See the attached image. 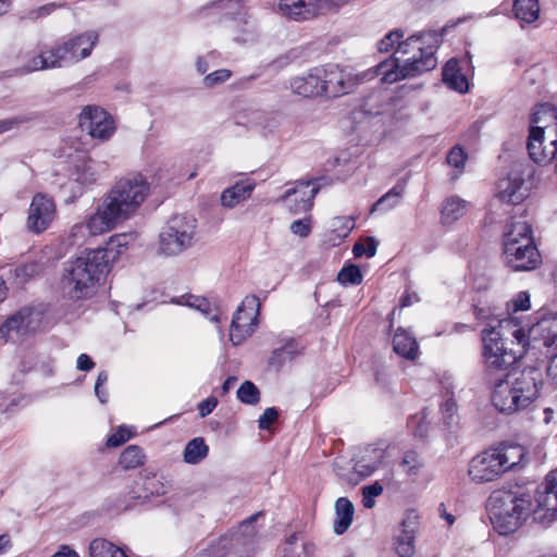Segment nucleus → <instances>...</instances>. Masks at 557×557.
Listing matches in <instances>:
<instances>
[{"instance_id": "f03ea898", "label": "nucleus", "mask_w": 557, "mask_h": 557, "mask_svg": "<svg viewBox=\"0 0 557 557\" xmlns=\"http://www.w3.org/2000/svg\"><path fill=\"white\" fill-rule=\"evenodd\" d=\"M150 186L140 175H132L117 181L103 196L98 206L101 223H109L112 228L131 219L149 195Z\"/></svg>"}, {"instance_id": "58836bf2", "label": "nucleus", "mask_w": 557, "mask_h": 557, "mask_svg": "<svg viewBox=\"0 0 557 557\" xmlns=\"http://www.w3.org/2000/svg\"><path fill=\"white\" fill-rule=\"evenodd\" d=\"M400 466L408 476H417L423 467V460L416 451L409 450L404 454Z\"/></svg>"}, {"instance_id": "e2e57ef3", "label": "nucleus", "mask_w": 557, "mask_h": 557, "mask_svg": "<svg viewBox=\"0 0 557 557\" xmlns=\"http://www.w3.org/2000/svg\"><path fill=\"white\" fill-rule=\"evenodd\" d=\"M108 377H109L108 373L106 371H101L98 374V377H97V381H96V384H95V393H96L98 399L100 400V403H102V404L107 403V398L102 397L100 395V387H102V385H104L107 383Z\"/></svg>"}, {"instance_id": "5fc2aeb1", "label": "nucleus", "mask_w": 557, "mask_h": 557, "mask_svg": "<svg viewBox=\"0 0 557 557\" xmlns=\"http://www.w3.org/2000/svg\"><path fill=\"white\" fill-rule=\"evenodd\" d=\"M441 412L446 424L450 425L457 412V404L454 399L449 398L441 405Z\"/></svg>"}, {"instance_id": "052dcab7", "label": "nucleus", "mask_w": 557, "mask_h": 557, "mask_svg": "<svg viewBox=\"0 0 557 557\" xmlns=\"http://www.w3.org/2000/svg\"><path fill=\"white\" fill-rule=\"evenodd\" d=\"M196 301H198V305H195V308L203 312L211 321L219 322V315L218 313L211 314V306L205 298H196Z\"/></svg>"}, {"instance_id": "774afa93", "label": "nucleus", "mask_w": 557, "mask_h": 557, "mask_svg": "<svg viewBox=\"0 0 557 557\" xmlns=\"http://www.w3.org/2000/svg\"><path fill=\"white\" fill-rule=\"evenodd\" d=\"M51 557H79L78 554L71 548L69 545H61L59 550L55 552Z\"/></svg>"}, {"instance_id": "2f4dec72", "label": "nucleus", "mask_w": 557, "mask_h": 557, "mask_svg": "<svg viewBox=\"0 0 557 557\" xmlns=\"http://www.w3.org/2000/svg\"><path fill=\"white\" fill-rule=\"evenodd\" d=\"M209 453V446L202 437H195L189 441L184 449L183 458L186 463L197 465L201 462Z\"/></svg>"}, {"instance_id": "8fccbe9b", "label": "nucleus", "mask_w": 557, "mask_h": 557, "mask_svg": "<svg viewBox=\"0 0 557 557\" xmlns=\"http://www.w3.org/2000/svg\"><path fill=\"white\" fill-rule=\"evenodd\" d=\"M446 160L449 165L461 169L467 160V154L461 147L455 146L449 150Z\"/></svg>"}, {"instance_id": "ea45409f", "label": "nucleus", "mask_w": 557, "mask_h": 557, "mask_svg": "<svg viewBox=\"0 0 557 557\" xmlns=\"http://www.w3.org/2000/svg\"><path fill=\"white\" fill-rule=\"evenodd\" d=\"M237 398L247 405H256L260 400L258 387L250 381H245L237 389Z\"/></svg>"}, {"instance_id": "f8f14e48", "label": "nucleus", "mask_w": 557, "mask_h": 557, "mask_svg": "<svg viewBox=\"0 0 557 557\" xmlns=\"http://www.w3.org/2000/svg\"><path fill=\"white\" fill-rule=\"evenodd\" d=\"M79 125L92 137L108 140L115 131L112 116L102 108L86 106L79 114Z\"/></svg>"}, {"instance_id": "7c9ffc66", "label": "nucleus", "mask_w": 557, "mask_h": 557, "mask_svg": "<svg viewBox=\"0 0 557 557\" xmlns=\"http://www.w3.org/2000/svg\"><path fill=\"white\" fill-rule=\"evenodd\" d=\"M164 493L165 486L163 483L156 474H151L143 478V492L132 490L129 495L132 499H149L152 496L162 495Z\"/></svg>"}, {"instance_id": "09e8293b", "label": "nucleus", "mask_w": 557, "mask_h": 557, "mask_svg": "<svg viewBox=\"0 0 557 557\" xmlns=\"http://www.w3.org/2000/svg\"><path fill=\"white\" fill-rule=\"evenodd\" d=\"M232 76V72L226 69L216 70L203 77L202 84L207 88H212L215 85L226 82Z\"/></svg>"}, {"instance_id": "6e6552de", "label": "nucleus", "mask_w": 557, "mask_h": 557, "mask_svg": "<svg viewBox=\"0 0 557 557\" xmlns=\"http://www.w3.org/2000/svg\"><path fill=\"white\" fill-rule=\"evenodd\" d=\"M512 336L519 349L509 347L498 330L492 327L482 331L483 357L488 375H491L493 371H506L525 352L529 342L524 331L522 329H516L512 332ZM510 345H515V342H510Z\"/></svg>"}, {"instance_id": "9b49d317", "label": "nucleus", "mask_w": 557, "mask_h": 557, "mask_svg": "<svg viewBox=\"0 0 557 557\" xmlns=\"http://www.w3.org/2000/svg\"><path fill=\"white\" fill-rule=\"evenodd\" d=\"M505 262L515 271H531L541 263V255L533 239H522V244H516L509 238L504 246Z\"/></svg>"}, {"instance_id": "37998d69", "label": "nucleus", "mask_w": 557, "mask_h": 557, "mask_svg": "<svg viewBox=\"0 0 557 557\" xmlns=\"http://www.w3.org/2000/svg\"><path fill=\"white\" fill-rule=\"evenodd\" d=\"M74 175L75 181L83 185L92 184L97 180L91 161H84L82 164L76 165Z\"/></svg>"}, {"instance_id": "0eeeda50", "label": "nucleus", "mask_w": 557, "mask_h": 557, "mask_svg": "<svg viewBox=\"0 0 557 557\" xmlns=\"http://www.w3.org/2000/svg\"><path fill=\"white\" fill-rule=\"evenodd\" d=\"M539 391V382L533 372L521 373L512 383L504 377L495 379L492 404L499 412L515 413L534 401Z\"/></svg>"}, {"instance_id": "b1692460", "label": "nucleus", "mask_w": 557, "mask_h": 557, "mask_svg": "<svg viewBox=\"0 0 557 557\" xmlns=\"http://www.w3.org/2000/svg\"><path fill=\"white\" fill-rule=\"evenodd\" d=\"M255 187L256 184L251 180L236 182L222 191L220 197L221 205L227 209L235 208L240 202L250 198Z\"/></svg>"}, {"instance_id": "3c124183", "label": "nucleus", "mask_w": 557, "mask_h": 557, "mask_svg": "<svg viewBox=\"0 0 557 557\" xmlns=\"http://www.w3.org/2000/svg\"><path fill=\"white\" fill-rule=\"evenodd\" d=\"M290 231L293 234L298 235L302 238L308 237L311 233V219L305 218L301 220L294 221L290 224Z\"/></svg>"}, {"instance_id": "0e129e2a", "label": "nucleus", "mask_w": 557, "mask_h": 557, "mask_svg": "<svg viewBox=\"0 0 557 557\" xmlns=\"http://www.w3.org/2000/svg\"><path fill=\"white\" fill-rule=\"evenodd\" d=\"M95 367V362L91 360V358L86 355L82 354L77 358V369L81 371H89Z\"/></svg>"}, {"instance_id": "69168bd1", "label": "nucleus", "mask_w": 557, "mask_h": 557, "mask_svg": "<svg viewBox=\"0 0 557 557\" xmlns=\"http://www.w3.org/2000/svg\"><path fill=\"white\" fill-rule=\"evenodd\" d=\"M337 223H342V232L345 236L355 227V221L351 216L336 218L334 225H337Z\"/></svg>"}, {"instance_id": "f257e3e1", "label": "nucleus", "mask_w": 557, "mask_h": 557, "mask_svg": "<svg viewBox=\"0 0 557 557\" xmlns=\"http://www.w3.org/2000/svg\"><path fill=\"white\" fill-rule=\"evenodd\" d=\"M441 44V35L434 30L423 32L399 40L396 53L408 55L404 64L398 58H391L375 66V74L381 82L393 84L400 79L420 76L437 66L435 52Z\"/></svg>"}, {"instance_id": "a18cd8bd", "label": "nucleus", "mask_w": 557, "mask_h": 557, "mask_svg": "<svg viewBox=\"0 0 557 557\" xmlns=\"http://www.w3.org/2000/svg\"><path fill=\"white\" fill-rule=\"evenodd\" d=\"M377 242L373 237H368L366 243H356L352 248L354 256L360 258L367 256L371 258L375 255Z\"/></svg>"}, {"instance_id": "6ab92c4d", "label": "nucleus", "mask_w": 557, "mask_h": 557, "mask_svg": "<svg viewBox=\"0 0 557 557\" xmlns=\"http://www.w3.org/2000/svg\"><path fill=\"white\" fill-rule=\"evenodd\" d=\"M100 211L97 209L86 223L74 224L67 235L69 244L72 246L83 245L89 236H97L113 230L109 223H101Z\"/></svg>"}, {"instance_id": "2eb2a0df", "label": "nucleus", "mask_w": 557, "mask_h": 557, "mask_svg": "<svg viewBox=\"0 0 557 557\" xmlns=\"http://www.w3.org/2000/svg\"><path fill=\"white\" fill-rule=\"evenodd\" d=\"M98 41V35L95 32H87L75 37L69 38L63 42L54 45L59 52V58L63 64L78 62L87 58Z\"/></svg>"}, {"instance_id": "20e7f679", "label": "nucleus", "mask_w": 557, "mask_h": 557, "mask_svg": "<svg viewBox=\"0 0 557 557\" xmlns=\"http://www.w3.org/2000/svg\"><path fill=\"white\" fill-rule=\"evenodd\" d=\"M525 456V448L519 444H499L474 456L468 474L474 483L493 482L506 472L523 468Z\"/></svg>"}, {"instance_id": "f3484780", "label": "nucleus", "mask_w": 557, "mask_h": 557, "mask_svg": "<svg viewBox=\"0 0 557 557\" xmlns=\"http://www.w3.org/2000/svg\"><path fill=\"white\" fill-rule=\"evenodd\" d=\"M530 517L542 525L553 522L557 517V494L536 488L534 500L531 499Z\"/></svg>"}, {"instance_id": "4be33fe9", "label": "nucleus", "mask_w": 557, "mask_h": 557, "mask_svg": "<svg viewBox=\"0 0 557 557\" xmlns=\"http://www.w3.org/2000/svg\"><path fill=\"white\" fill-rule=\"evenodd\" d=\"M275 12L296 22L307 21L315 15L311 0H276Z\"/></svg>"}, {"instance_id": "a19ab883", "label": "nucleus", "mask_w": 557, "mask_h": 557, "mask_svg": "<svg viewBox=\"0 0 557 557\" xmlns=\"http://www.w3.org/2000/svg\"><path fill=\"white\" fill-rule=\"evenodd\" d=\"M42 270V267L37 262H29L18 265L14 269V276L18 284H24L28 280L37 276Z\"/></svg>"}, {"instance_id": "72a5a7b5", "label": "nucleus", "mask_w": 557, "mask_h": 557, "mask_svg": "<svg viewBox=\"0 0 557 557\" xmlns=\"http://www.w3.org/2000/svg\"><path fill=\"white\" fill-rule=\"evenodd\" d=\"M515 16L525 23H533L539 18L540 5L537 0H515Z\"/></svg>"}, {"instance_id": "79ce46f5", "label": "nucleus", "mask_w": 557, "mask_h": 557, "mask_svg": "<svg viewBox=\"0 0 557 557\" xmlns=\"http://www.w3.org/2000/svg\"><path fill=\"white\" fill-rule=\"evenodd\" d=\"M36 119V114H20L4 120H0V135L7 132L17 129L21 125L29 123Z\"/></svg>"}, {"instance_id": "c756f323", "label": "nucleus", "mask_w": 557, "mask_h": 557, "mask_svg": "<svg viewBox=\"0 0 557 557\" xmlns=\"http://www.w3.org/2000/svg\"><path fill=\"white\" fill-rule=\"evenodd\" d=\"M509 238L516 244H522V239H533L531 225L523 219H512L506 226L503 245L507 246Z\"/></svg>"}, {"instance_id": "680f3d73", "label": "nucleus", "mask_w": 557, "mask_h": 557, "mask_svg": "<svg viewBox=\"0 0 557 557\" xmlns=\"http://www.w3.org/2000/svg\"><path fill=\"white\" fill-rule=\"evenodd\" d=\"M515 311L528 310L530 308V296L527 292H521L513 299Z\"/></svg>"}, {"instance_id": "de8ad7c7", "label": "nucleus", "mask_w": 557, "mask_h": 557, "mask_svg": "<svg viewBox=\"0 0 557 557\" xmlns=\"http://www.w3.org/2000/svg\"><path fill=\"white\" fill-rule=\"evenodd\" d=\"M132 236L128 234H115L111 236L107 243L106 248H101L107 251V257L109 258V253H111L114 249H116V253L121 252V248L127 247Z\"/></svg>"}, {"instance_id": "423d86ee", "label": "nucleus", "mask_w": 557, "mask_h": 557, "mask_svg": "<svg viewBox=\"0 0 557 557\" xmlns=\"http://www.w3.org/2000/svg\"><path fill=\"white\" fill-rule=\"evenodd\" d=\"M486 507L494 529L502 535L511 534L530 518L531 495L496 490L487 498Z\"/></svg>"}, {"instance_id": "e433bc0d", "label": "nucleus", "mask_w": 557, "mask_h": 557, "mask_svg": "<svg viewBox=\"0 0 557 557\" xmlns=\"http://www.w3.org/2000/svg\"><path fill=\"white\" fill-rule=\"evenodd\" d=\"M404 193L403 185H396L386 194H384L373 206L371 212L381 209H391L398 205Z\"/></svg>"}, {"instance_id": "4d7b16f0", "label": "nucleus", "mask_w": 557, "mask_h": 557, "mask_svg": "<svg viewBox=\"0 0 557 557\" xmlns=\"http://www.w3.org/2000/svg\"><path fill=\"white\" fill-rule=\"evenodd\" d=\"M537 488L557 494V469L552 470L545 476V481Z\"/></svg>"}, {"instance_id": "412c9836", "label": "nucleus", "mask_w": 557, "mask_h": 557, "mask_svg": "<svg viewBox=\"0 0 557 557\" xmlns=\"http://www.w3.org/2000/svg\"><path fill=\"white\" fill-rule=\"evenodd\" d=\"M35 312L32 308H22L10 315L0 326V334L7 338L24 335L35 329L38 320L34 318Z\"/></svg>"}, {"instance_id": "cd10ccee", "label": "nucleus", "mask_w": 557, "mask_h": 557, "mask_svg": "<svg viewBox=\"0 0 557 557\" xmlns=\"http://www.w3.org/2000/svg\"><path fill=\"white\" fill-rule=\"evenodd\" d=\"M354 505L346 498L341 497L335 503L336 519L334 521V532L336 534H343L348 530L352 522Z\"/></svg>"}, {"instance_id": "13d9d810", "label": "nucleus", "mask_w": 557, "mask_h": 557, "mask_svg": "<svg viewBox=\"0 0 557 557\" xmlns=\"http://www.w3.org/2000/svg\"><path fill=\"white\" fill-rule=\"evenodd\" d=\"M285 355H288L289 357L293 355L289 345L274 349L270 358V363L281 366Z\"/></svg>"}, {"instance_id": "338daca9", "label": "nucleus", "mask_w": 557, "mask_h": 557, "mask_svg": "<svg viewBox=\"0 0 557 557\" xmlns=\"http://www.w3.org/2000/svg\"><path fill=\"white\" fill-rule=\"evenodd\" d=\"M362 493H366L367 495H369L371 497H376L383 493V486L381 483L375 482L371 485L363 486Z\"/></svg>"}, {"instance_id": "4468645a", "label": "nucleus", "mask_w": 557, "mask_h": 557, "mask_svg": "<svg viewBox=\"0 0 557 557\" xmlns=\"http://www.w3.org/2000/svg\"><path fill=\"white\" fill-rule=\"evenodd\" d=\"M532 170L523 164H516L507 177L499 180L498 197L502 201L518 205L528 196V188L524 186V175H531Z\"/></svg>"}, {"instance_id": "1a4fd4ad", "label": "nucleus", "mask_w": 557, "mask_h": 557, "mask_svg": "<svg viewBox=\"0 0 557 557\" xmlns=\"http://www.w3.org/2000/svg\"><path fill=\"white\" fill-rule=\"evenodd\" d=\"M196 228V219L184 214L172 216L159 235L158 252L172 257L189 249L195 243Z\"/></svg>"}, {"instance_id": "6e6d98bb", "label": "nucleus", "mask_w": 557, "mask_h": 557, "mask_svg": "<svg viewBox=\"0 0 557 557\" xmlns=\"http://www.w3.org/2000/svg\"><path fill=\"white\" fill-rule=\"evenodd\" d=\"M278 418V411L274 407L267 408L259 418V428L268 430L270 425Z\"/></svg>"}, {"instance_id": "c03bdc74", "label": "nucleus", "mask_w": 557, "mask_h": 557, "mask_svg": "<svg viewBox=\"0 0 557 557\" xmlns=\"http://www.w3.org/2000/svg\"><path fill=\"white\" fill-rule=\"evenodd\" d=\"M337 281L343 285H358L362 282V274L357 265L350 264L338 272Z\"/></svg>"}, {"instance_id": "7ed1b4c3", "label": "nucleus", "mask_w": 557, "mask_h": 557, "mask_svg": "<svg viewBox=\"0 0 557 557\" xmlns=\"http://www.w3.org/2000/svg\"><path fill=\"white\" fill-rule=\"evenodd\" d=\"M109 261L106 250L94 249L67 262L61 277L63 294L72 300L91 297L109 271Z\"/></svg>"}, {"instance_id": "aec40b11", "label": "nucleus", "mask_w": 557, "mask_h": 557, "mask_svg": "<svg viewBox=\"0 0 557 557\" xmlns=\"http://www.w3.org/2000/svg\"><path fill=\"white\" fill-rule=\"evenodd\" d=\"M325 78H323V90L326 97H339L350 92L356 86V81L350 74L341 70L337 65L323 66Z\"/></svg>"}, {"instance_id": "bf43d9fd", "label": "nucleus", "mask_w": 557, "mask_h": 557, "mask_svg": "<svg viewBox=\"0 0 557 557\" xmlns=\"http://www.w3.org/2000/svg\"><path fill=\"white\" fill-rule=\"evenodd\" d=\"M216 405H218V399L214 397H209L206 400L201 401L198 405V410H199L200 417L203 418V417L210 414L213 411V409L216 407Z\"/></svg>"}, {"instance_id": "ddd939ff", "label": "nucleus", "mask_w": 557, "mask_h": 557, "mask_svg": "<svg viewBox=\"0 0 557 557\" xmlns=\"http://www.w3.org/2000/svg\"><path fill=\"white\" fill-rule=\"evenodd\" d=\"M55 215L54 200L46 194L38 193L32 199L26 226L30 232L40 234L50 226Z\"/></svg>"}, {"instance_id": "a878e982", "label": "nucleus", "mask_w": 557, "mask_h": 557, "mask_svg": "<svg viewBox=\"0 0 557 557\" xmlns=\"http://www.w3.org/2000/svg\"><path fill=\"white\" fill-rule=\"evenodd\" d=\"M443 82L458 92H467L469 83L467 77L460 73L459 63L456 59H450L443 67Z\"/></svg>"}, {"instance_id": "5701e85b", "label": "nucleus", "mask_w": 557, "mask_h": 557, "mask_svg": "<svg viewBox=\"0 0 557 557\" xmlns=\"http://www.w3.org/2000/svg\"><path fill=\"white\" fill-rule=\"evenodd\" d=\"M55 47L41 50L37 55L32 57L26 64L18 70L20 74H27L36 71L62 67L64 64L59 58Z\"/></svg>"}, {"instance_id": "a211bd4d", "label": "nucleus", "mask_w": 557, "mask_h": 557, "mask_svg": "<svg viewBox=\"0 0 557 557\" xmlns=\"http://www.w3.org/2000/svg\"><path fill=\"white\" fill-rule=\"evenodd\" d=\"M323 78L324 67H313L307 74L294 77L290 81V88L294 94L305 98L324 96Z\"/></svg>"}, {"instance_id": "bb28decb", "label": "nucleus", "mask_w": 557, "mask_h": 557, "mask_svg": "<svg viewBox=\"0 0 557 557\" xmlns=\"http://www.w3.org/2000/svg\"><path fill=\"white\" fill-rule=\"evenodd\" d=\"M414 528L407 520H404L400 533L394 539V549L399 557H412L414 555Z\"/></svg>"}, {"instance_id": "9d476101", "label": "nucleus", "mask_w": 557, "mask_h": 557, "mask_svg": "<svg viewBox=\"0 0 557 557\" xmlns=\"http://www.w3.org/2000/svg\"><path fill=\"white\" fill-rule=\"evenodd\" d=\"M260 302L257 296H247L235 312L230 331V341L240 345L255 332Z\"/></svg>"}, {"instance_id": "603ef678", "label": "nucleus", "mask_w": 557, "mask_h": 557, "mask_svg": "<svg viewBox=\"0 0 557 557\" xmlns=\"http://www.w3.org/2000/svg\"><path fill=\"white\" fill-rule=\"evenodd\" d=\"M260 512L252 515L248 519L244 520L238 527V533L245 539H252L256 535V528L253 523L259 517Z\"/></svg>"}, {"instance_id": "393cba45", "label": "nucleus", "mask_w": 557, "mask_h": 557, "mask_svg": "<svg viewBox=\"0 0 557 557\" xmlns=\"http://www.w3.org/2000/svg\"><path fill=\"white\" fill-rule=\"evenodd\" d=\"M394 351L409 360H414L419 354L417 339L406 330L397 329L393 338Z\"/></svg>"}, {"instance_id": "c85d7f7f", "label": "nucleus", "mask_w": 557, "mask_h": 557, "mask_svg": "<svg viewBox=\"0 0 557 557\" xmlns=\"http://www.w3.org/2000/svg\"><path fill=\"white\" fill-rule=\"evenodd\" d=\"M468 202L457 196L447 198L442 206L441 219L444 224H451L467 212Z\"/></svg>"}, {"instance_id": "f704fd0d", "label": "nucleus", "mask_w": 557, "mask_h": 557, "mask_svg": "<svg viewBox=\"0 0 557 557\" xmlns=\"http://www.w3.org/2000/svg\"><path fill=\"white\" fill-rule=\"evenodd\" d=\"M90 557H126L123 549L103 539H96L89 546Z\"/></svg>"}, {"instance_id": "4c0bfd02", "label": "nucleus", "mask_w": 557, "mask_h": 557, "mask_svg": "<svg viewBox=\"0 0 557 557\" xmlns=\"http://www.w3.org/2000/svg\"><path fill=\"white\" fill-rule=\"evenodd\" d=\"M372 453L374 454V458L372 461L367 462L366 458H363L357 461L354 467L356 473L360 475L362 479L371 475L382 463L383 451L380 449H372Z\"/></svg>"}, {"instance_id": "864d4df0", "label": "nucleus", "mask_w": 557, "mask_h": 557, "mask_svg": "<svg viewBox=\"0 0 557 557\" xmlns=\"http://www.w3.org/2000/svg\"><path fill=\"white\" fill-rule=\"evenodd\" d=\"M131 435L132 433L128 429L120 426L119 430L108 438L107 445L109 447H117L129 440Z\"/></svg>"}, {"instance_id": "39448f33", "label": "nucleus", "mask_w": 557, "mask_h": 557, "mask_svg": "<svg viewBox=\"0 0 557 557\" xmlns=\"http://www.w3.org/2000/svg\"><path fill=\"white\" fill-rule=\"evenodd\" d=\"M527 149L535 163L554 162L557 172V108L550 104L535 108L530 120Z\"/></svg>"}, {"instance_id": "49530a36", "label": "nucleus", "mask_w": 557, "mask_h": 557, "mask_svg": "<svg viewBox=\"0 0 557 557\" xmlns=\"http://www.w3.org/2000/svg\"><path fill=\"white\" fill-rule=\"evenodd\" d=\"M404 32L401 29H394L386 34L383 39H381L377 44V49L380 52H388L391 51L395 45L398 46L399 40L404 37Z\"/></svg>"}, {"instance_id": "dca6fc26", "label": "nucleus", "mask_w": 557, "mask_h": 557, "mask_svg": "<svg viewBox=\"0 0 557 557\" xmlns=\"http://www.w3.org/2000/svg\"><path fill=\"white\" fill-rule=\"evenodd\" d=\"M312 181H299L295 187L287 189L281 200L286 203L288 210L298 214L307 212L313 207V199L319 191V186H312Z\"/></svg>"}, {"instance_id": "c9c22d12", "label": "nucleus", "mask_w": 557, "mask_h": 557, "mask_svg": "<svg viewBox=\"0 0 557 557\" xmlns=\"http://www.w3.org/2000/svg\"><path fill=\"white\" fill-rule=\"evenodd\" d=\"M119 462L123 469H135L144 465L145 454L139 446L131 445L122 451Z\"/></svg>"}, {"instance_id": "473e14b6", "label": "nucleus", "mask_w": 557, "mask_h": 557, "mask_svg": "<svg viewBox=\"0 0 557 557\" xmlns=\"http://www.w3.org/2000/svg\"><path fill=\"white\" fill-rule=\"evenodd\" d=\"M234 39L240 42L252 41L257 37L256 24L247 18L245 14H239L233 20Z\"/></svg>"}]
</instances>
